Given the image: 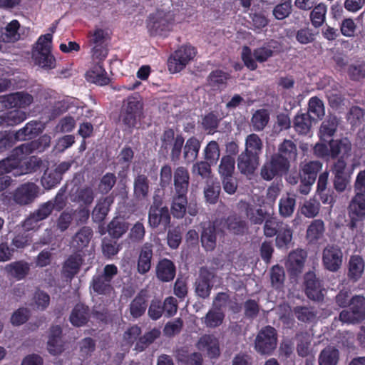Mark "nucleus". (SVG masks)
<instances>
[{
  "label": "nucleus",
  "instance_id": "nucleus-1",
  "mask_svg": "<svg viewBox=\"0 0 365 365\" xmlns=\"http://www.w3.org/2000/svg\"><path fill=\"white\" fill-rule=\"evenodd\" d=\"M282 51V43L276 40L271 39L264 43L261 46L255 48L253 51L249 46H245L242 48L241 58L245 66L249 70L255 71L258 67L257 62L264 63Z\"/></svg>",
  "mask_w": 365,
  "mask_h": 365
},
{
  "label": "nucleus",
  "instance_id": "nucleus-2",
  "mask_svg": "<svg viewBox=\"0 0 365 365\" xmlns=\"http://www.w3.org/2000/svg\"><path fill=\"white\" fill-rule=\"evenodd\" d=\"M143 113V103L138 94L129 96L123 101L120 120L127 129L134 128Z\"/></svg>",
  "mask_w": 365,
  "mask_h": 365
},
{
  "label": "nucleus",
  "instance_id": "nucleus-3",
  "mask_svg": "<svg viewBox=\"0 0 365 365\" xmlns=\"http://www.w3.org/2000/svg\"><path fill=\"white\" fill-rule=\"evenodd\" d=\"M174 16L170 11L158 9L149 15L147 28L151 36H167L172 30Z\"/></svg>",
  "mask_w": 365,
  "mask_h": 365
},
{
  "label": "nucleus",
  "instance_id": "nucleus-4",
  "mask_svg": "<svg viewBox=\"0 0 365 365\" xmlns=\"http://www.w3.org/2000/svg\"><path fill=\"white\" fill-rule=\"evenodd\" d=\"M196 48L190 44L180 46L172 53L168 59V68L170 73H177L182 71L195 58Z\"/></svg>",
  "mask_w": 365,
  "mask_h": 365
},
{
  "label": "nucleus",
  "instance_id": "nucleus-5",
  "mask_svg": "<svg viewBox=\"0 0 365 365\" xmlns=\"http://www.w3.org/2000/svg\"><path fill=\"white\" fill-rule=\"evenodd\" d=\"M289 168L288 161L272 154L262 166L260 176L263 180L270 181L275 178H282L288 173Z\"/></svg>",
  "mask_w": 365,
  "mask_h": 365
},
{
  "label": "nucleus",
  "instance_id": "nucleus-6",
  "mask_svg": "<svg viewBox=\"0 0 365 365\" xmlns=\"http://www.w3.org/2000/svg\"><path fill=\"white\" fill-rule=\"evenodd\" d=\"M277 344V330L268 325L263 327L257 334L255 340V349L262 355H270Z\"/></svg>",
  "mask_w": 365,
  "mask_h": 365
},
{
  "label": "nucleus",
  "instance_id": "nucleus-7",
  "mask_svg": "<svg viewBox=\"0 0 365 365\" xmlns=\"http://www.w3.org/2000/svg\"><path fill=\"white\" fill-rule=\"evenodd\" d=\"M350 310H343L339 319L343 322L356 324L365 319V297L361 295L352 297Z\"/></svg>",
  "mask_w": 365,
  "mask_h": 365
},
{
  "label": "nucleus",
  "instance_id": "nucleus-8",
  "mask_svg": "<svg viewBox=\"0 0 365 365\" xmlns=\"http://www.w3.org/2000/svg\"><path fill=\"white\" fill-rule=\"evenodd\" d=\"M322 260L326 270L331 272H338L343 264L341 248L337 245L328 244L322 251Z\"/></svg>",
  "mask_w": 365,
  "mask_h": 365
},
{
  "label": "nucleus",
  "instance_id": "nucleus-9",
  "mask_svg": "<svg viewBox=\"0 0 365 365\" xmlns=\"http://www.w3.org/2000/svg\"><path fill=\"white\" fill-rule=\"evenodd\" d=\"M334 175L333 185L335 190L341 193L344 192L351 182V173L347 170L346 161L339 158L331 166Z\"/></svg>",
  "mask_w": 365,
  "mask_h": 365
},
{
  "label": "nucleus",
  "instance_id": "nucleus-10",
  "mask_svg": "<svg viewBox=\"0 0 365 365\" xmlns=\"http://www.w3.org/2000/svg\"><path fill=\"white\" fill-rule=\"evenodd\" d=\"M347 215L349 219L348 227L354 230L359 222L365 220V197L354 195L347 206Z\"/></svg>",
  "mask_w": 365,
  "mask_h": 365
},
{
  "label": "nucleus",
  "instance_id": "nucleus-11",
  "mask_svg": "<svg viewBox=\"0 0 365 365\" xmlns=\"http://www.w3.org/2000/svg\"><path fill=\"white\" fill-rule=\"evenodd\" d=\"M304 291L307 297L317 302L324 299V288L323 281L314 272L309 271L304 276Z\"/></svg>",
  "mask_w": 365,
  "mask_h": 365
},
{
  "label": "nucleus",
  "instance_id": "nucleus-12",
  "mask_svg": "<svg viewBox=\"0 0 365 365\" xmlns=\"http://www.w3.org/2000/svg\"><path fill=\"white\" fill-rule=\"evenodd\" d=\"M34 102V97L26 91H16L3 95L1 104L6 108H26Z\"/></svg>",
  "mask_w": 365,
  "mask_h": 365
},
{
  "label": "nucleus",
  "instance_id": "nucleus-13",
  "mask_svg": "<svg viewBox=\"0 0 365 365\" xmlns=\"http://www.w3.org/2000/svg\"><path fill=\"white\" fill-rule=\"evenodd\" d=\"M307 252L303 249L291 252L286 262V268L291 278L297 277L303 271Z\"/></svg>",
  "mask_w": 365,
  "mask_h": 365
},
{
  "label": "nucleus",
  "instance_id": "nucleus-14",
  "mask_svg": "<svg viewBox=\"0 0 365 365\" xmlns=\"http://www.w3.org/2000/svg\"><path fill=\"white\" fill-rule=\"evenodd\" d=\"M38 187L34 182H26L19 186L13 194L14 200L19 205L31 203L37 197Z\"/></svg>",
  "mask_w": 365,
  "mask_h": 365
},
{
  "label": "nucleus",
  "instance_id": "nucleus-15",
  "mask_svg": "<svg viewBox=\"0 0 365 365\" xmlns=\"http://www.w3.org/2000/svg\"><path fill=\"white\" fill-rule=\"evenodd\" d=\"M215 273L206 267H202L200 270L199 278L195 282V293L202 299L209 297L212 289V281L215 278Z\"/></svg>",
  "mask_w": 365,
  "mask_h": 365
},
{
  "label": "nucleus",
  "instance_id": "nucleus-16",
  "mask_svg": "<svg viewBox=\"0 0 365 365\" xmlns=\"http://www.w3.org/2000/svg\"><path fill=\"white\" fill-rule=\"evenodd\" d=\"M148 223L153 228L162 225L166 230L170 225V214L168 207L150 206L148 212Z\"/></svg>",
  "mask_w": 365,
  "mask_h": 365
},
{
  "label": "nucleus",
  "instance_id": "nucleus-17",
  "mask_svg": "<svg viewBox=\"0 0 365 365\" xmlns=\"http://www.w3.org/2000/svg\"><path fill=\"white\" fill-rule=\"evenodd\" d=\"M196 347L200 351H206L210 359H216L220 354L219 341L213 334L202 335L196 344Z\"/></svg>",
  "mask_w": 365,
  "mask_h": 365
},
{
  "label": "nucleus",
  "instance_id": "nucleus-18",
  "mask_svg": "<svg viewBox=\"0 0 365 365\" xmlns=\"http://www.w3.org/2000/svg\"><path fill=\"white\" fill-rule=\"evenodd\" d=\"M260 157L254 155L245 150L242 151L237 157V168L240 172L245 175L254 174L259 164Z\"/></svg>",
  "mask_w": 365,
  "mask_h": 365
},
{
  "label": "nucleus",
  "instance_id": "nucleus-19",
  "mask_svg": "<svg viewBox=\"0 0 365 365\" xmlns=\"http://www.w3.org/2000/svg\"><path fill=\"white\" fill-rule=\"evenodd\" d=\"M153 257V245L150 242H145L139 250L137 261V271L139 274L144 275L150 271Z\"/></svg>",
  "mask_w": 365,
  "mask_h": 365
},
{
  "label": "nucleus",
  "instance_id": "nucleus-20",
  "mask_svg": "<svg viewBox=\"0 0 365 365\" xmlns=\"http://www.w3.org/2000/svg\"><path fill=\"white\" fill-rule=\"evenodd\" d=\"M47 349L48 352L53 356L61 354L63 351L62 329L59 325H53L50 327Z\"/></svg>",
  "mask_w": 365,
  "mask_h": 365
},
{
  "label": "nucleus",
  "instance_id": "nucleus-21",
  "mask_svg": "<svg viewBox=\"0 0 365 365\" xmlns=\"http://www.w3.org/2000/svg\"><path fill=\"white\" fill-rule=\"evenodd\" d=\"M200 242L206 251L215 250L217 244V227L214 222H204L202 226Z\"/></svg>",
  "mask_w": 365,
  "mask_h": 365
},
{
  "label": "nucleus",
  "instance_id": "nucleus-22",
  "mask_svg": "<svg viewBox=\"0 0 365 365\" xmlns=\"http://www.w3.org/2000/svg\"><path fill=\"white\" fill-rule=\"evenodd\" d=\"M174 194L187 195L190 185V174L187 169L180 166L173 173Z\"/></svg>",
  "mask_w": 365,
  "mask_h": 365
},
{
  "label": "nucleus",
  "instance_id": "nucleus-23",
  "mask_svg": "<svg viewBox=\"0 0 365 365\" xmlns=\"http://www.w3.org/2000/svg\"><path fill=\"white\" fill-rule=\"evenodd\" d=\"M231 76L221 69L212 71L206 78V84L214 91H222L227 86V81Z\"/></svg>",
  "mask_w": 365,
  "mask_h": 365
},
{
  "label": "nucleus",
  "instance_id": "nucleus-24",
  "mask_svg": "<svg viewBox=\"0 0 365 365\" xmlns=\"http://www.w3.org/2000/svg\"><path fill=\"white\" fill-rule=\"evenodd\" d=\"M88 82L100 86L108 85L110 82L107 72L104 68L103 63L96 62L86 73Z\"/></svg>",
  "mask_w": 365,
  "mask_h": 365
},
{
  "label": "nucleus",
  "instance_id": "nucleus-25",
  "mask_svg": "<svg viewBox=\"0 0 365 365\" xmlns=\"http://www.w3.org/2000/svg\"><path fill=\"white\" fill-rule=\"evenodd\" d=\"M90 315L88 306L83 303H77L70 314L69 321L73 327H81L88 322Z\"/></svg>",
  "mask_w": 365,
  "mask_h": 365
},
{
  "label": "nucleus",
  "instance_id": "nucleus-26",
  "mask_svg": "<svg viewBox=\"0 0 365 365\" xmlns=\"http://www.w3.org/2000/svg\"><path fill=\"white\" fill-rule=\"evenodd\" d=\"M175 265L170 259L163 258L158 262L156 266V277L160 281L169 282L175 278Z\"/></svg>",
  "mask_w": 365,
  "mask_h": 365
},
{
  "label": "nucleus",
  "instance_id": "nucleus-27",
  "mask_svg": "<svg viewBox=\"0 0 365 365\" xmlns=\"http://www.w3.org/2000/svg\"><path fill=\"white\" fill-rule=\"evenodd\" d=\"M329 141V155L332 159H336L339 155H341L344 159V156L350 155L351 150V143L347 138L341 139H331Z\"/></svg>",
  "mask_w": 365,
  "mask_h": 365
},
{
  "label": "nucleus",
  "instance_id": "nucleus-28",
  "mask_svg": "<svg viewBox=\"0 0 365 365\" xmlns=\"http://www.w3.org/2000/svg\"><path fill=\"white\" fill-rule=\"evenodd\" d=\"M148 308L146 291L140 290L129 304V312L134 319H138L144 315Z\"/></svg>",
  "mask_w": 365,
  "mask_h": 365
},
{
  "label": "nucleus",
  "instance_id": "nucleus-29",
  "mask_svg": "<svg viewBox=\"0 0 365 365\" xmlns=\"http://www.w3.org/2000/svg\"><path fill=\"white\" fill-rule=\"evenodd\" d=\"M83 262V256L80 253L69 255L63 264V274L68 279H73L81 269Z\"/></svg>",
  "mask_w": 365,
  "mask_h": 365
},
{
  "label": "nucleus",
  "instance_id": "nucleus-30",
  "mask_svg": "<svg viewBox=\"0 0 365 365\" xmlns=\"http://www.w3.org/2000/svg\"><path fill=\"white\" fill-rule=\"evenodd\" d=\"M223 304H220L215 307H212L205 316L202 318V322L207 328H216L220 327L225 319V314L222 311Z\"/></svg>",
  "mask_w": 365,
  "mask_h": 365
},
{
  "label": "nucleus",
  "instance_id": "nucleus-31",
  "mask_svg": "<svg viewBox=\"0 0 365 365\" xmlns=\"http://www.w3.org/2000/svg\"><path fill=\"white\" fill-rule=\"evenodd\" d=\"M90 289L96 295L103 296H110L114 290L112 282L99 274L93 276Z\"/></svg>",
  "mask_w": 365,
  "mask_h": 365
},
{
  "label": "nucleus",
  "instance_id": "nucleus-32",
  "mask_svg": "<svg viewBox=\"0 0 365 365\" xmlns=\"http://www.w3.org/2000/svg\"><path fill=\"white\" fill-rule=\"evenodd\" d=\"M43 127L41 122L38 120H31L28 122L23 128L16 131L17 138L20 141L31 140L42 133Z\"/></svg>",
  "mask_w": 365,
  "mask_h": 365
},
{
  "label": "nucleus",
  "instance_id": "nucleus-33",
  "mask_svg": "<svg viewBox=\"0 0 365 365\" xmlns=\"http://www.w3.org/2000/svg\"><path fill=\"white\" fill-rule=\"evenodd\" d=\"M176 359L182 365H202L203 358L200 353H190L188 348L183 346L176 351Z\"/></svg>",
  "mask_w": 365,
  "mask_h": 365
},
{
  "label": "nucleus",
  "instance_id": "nucleus-34",
  "mask_svg": "<svg viewBox=\"0 0 365 365\" xmlns=\"http://www.w3.org/2000/svg\"><path fill=\"white\" fill-rule=\"evenodd\" d=\"M323 163L319 160H309L301 163L299 169V178H303L312 182L316 181L319 171L322 170Z\"/></svg>",
  "mask_w": 365,
  "mask_h": 365
},
{
  "label": "nucleus",
  "instance_id": "nucleus-35",
  "mask_svg": "<svg viewBox=\"0 0 365 365\" xmlns=\"http://www.w3.org/2000/svg\"><path fill=\"white\" fill-rule=\"evenodd\" d=\"M150 191V182L145 174H138L133 181V195L138 200H145Z\"/></svg>",
  "mask_w": 365,
  "mask_h": 365
},
{
  "label": "nucleus",
  "instance_id": "nucleus-36",
  "mask_svg": "<svg viewBox=\"0 0 365 365\" xmlns=\"http://www.w3.org/2000/svg\"><path fill=\"white\" fill-rule=\"evenodd\" d=\"M113 201L114 197L113 195L106 196L98 200L92 213V217L94 222L100 223L105 220Z\"/></svg>",
  "mask_w": 365,
  "mask_h": 365
},
{
  "label": "nucleus",
  "instance_id": "nucleus-37",
  "mask_svg": "<svg viewBox=\"0 0 365 365\" xmlns=\"http://www.w3.org/2000/svg\"><path fill=\"white\" fill-rule=\"evenodd\" d=\"M290 164L297 156V145L291 140L284 139L279 145L277 153H274Z\"/></svg>",
  "mask_w": 365,
  "mask_h": 365
},
{
  "label": "nucleus",
  "instance_id": "nucleus-38",
  "mask_svg": "<svg viewBox=\"0 0 365 365\" xmlns=\"http://www.w3.org/2000/svg\"><path fill=\"white\" fill-rule=\"evenodd\" d=\"M201 143L195 136L189 138L183 146V158L187 163L194 162L199 154Z\"/></svg>",
  "mask_w": 365,
  "mask_h": 365
},
{
  "label": "nucleus",
  "instance_id": "nucleus-39",
  "mask_svg": "<svg viewBox=\"0 0 365 365\" xmlns=\"http://www.w3.org/2000/svg\"><path fill=\"white\" fill-rule=\"evenodd\" d=\"M19 160L18 171L14 173L16 177L36 172L43 164L41 159L35 155L31 156L24 161H22V159Z\"/></svg>",
  "mask_w": 365,
  "mask_h": 365
},
{
  "label": "nucleus",
  "instance_id": "nucleus-40",
  "mask_svg": "<svg viewBox=\"0 0 365 365\" xmlns=\"http://www.w3.org/2000/svg\"><path fill=\"white\" fill-rule=\"evenodd\" d=\"M312 115L309 113L299 112L294 117L293 127L300 135H307L311 129L312 121Z\"/></svg>",
  "mask_w": 365,
  "mask_h": 365
},
{
  "label": "nucleus",
  "instance_id": "nucleus-41",
  "mask_svg": "<svg viewBox=\"0 0 365 365\" xmlns=\"http://www.w3.org/2000/svg\"><path fill=\"white\" fill-rule=\"evenodd\" d=\"M364 259L359 255L351 256L349 262L348 277L354 282L359 279L364 270Z\"/></svg>",
  "mask_w": 365,
  "mask_h": 365
},
{
  "label": "nucleus",
  "instance_id": "nucleus-42",
  "mask_svg": "<svg viewBox=\"0 0 365 365\" xmlns=\"http://www.w3.org/2000/svg\"><path fill=\"white\" fill-rule=\"evenodd\" d=\"M5 269L9 275L18 280H21L29 274L30 266L28 262L19 260L7 264Z\"/></svg>",
  "mask_w": 365,
  "mask_h": 365
},
{
  "label": "nucleus",
  "instance_id": "nucleus-43",
  "mask_svg": "<svg viewBox=\"0 0 365 365\" xmlns=\"http://www.w3.org/2000/svg\"><path fill=\"white\" fill-rule=\"evenodd\" d=\"M225 117L223 113H220L217 110H212L206 114L202 120V128L208 133H215L220 125L221 120Z\"/></svg>",
  "mask_w": 365,
  "mask_h": 365
},
{
  "label": "nucleus",
  "instance_id": "nucleus-44",
  "mask_svg": "<svg viewBox=\"0 0 365 365\" xmlns=\"http://www.w3.org/2000/svg\"><path fill=\"white\" fill-rule=\"evenodd\" d=\"M129 228V224L125 220L114 217L108 225L107 231L113 239L118 240Z\"/></svg>",
  "mask_w": 365,
  "mask_h": 365
},
{
  "label": "nucleus",
  "instance_id": "nucleus-45",
  "mask_svg": "<svg viewBox=\"0 0 365 365\" xmlns=\"http://www.w3.org/2000/svg\"><path fill=\"white\" fill-rule=\"evenodd\" d=\"M93 230L88 226L81 227L73 237V245L78 250L81 251L87 247L93 237Z\"/></svg>",
  "mask_w": 365,
  "mask_h": 365
},
{
  "label": "nucleus",
  "instance_id": "nucleus-46",
  "mask_svg": "<svg viewBox=\"0 0 365 365\" xmlns=\"http://www.w3.org/2000/svg\"><path fill=\"white\" fill-rule=\"evenodd\" d=\"M339 125V120L336 116H329L322 122L319 129L320 139L328 141L336 133Z\"/></svg>",
  "mask_w": 365,
  "mask_h": 365
},
{
  "label": "nucleus",
  "instance_id": "nucleus-47",
  "mask_svg": "<svg viewBox=\"0 0 365 365\" xmlns=\"http://www.w3.org/2000/svg\"><path fill=\"white\" fill-rule=\"evenodd\" d=\"M225 227L234 235H243L247 229V223L240 217L232 215L225 220Z\"/></svg>",
  "mask_w": 365,
  "mask_h": 365
},
{
  "label": "nucleus",
  "instance_id": "nucleus-48",
  "mask_svg": "<svg viewBox=\"0 0 365 365\" xmlns=\"http://www.w3.org/2000/svg\"><path fill=\"white\" fill-rule=\"evenodd\" d=\"M325 231L324 223L322 220H314L308 226L306 233L307 240L315 243L323 237Z\"/></svg>",
  "mask_w": 365,
  "mask_h": 365
},
{
  "label": "nucleus",
  "instance_id": "nucleus-49",
  "mask_svg": "<svg viewBox=\"0 0 365 365\" xmlns=\"http://www.w3.org/2000/svg\"><path fill=\"white\" fill-rule=\"evenodd\" d=\"M187 205V195H173L171 205V212L174 217L182 218L186 213Z\"/></svg>",
  "mask_w": 365,
  "mask_h": 365
},
{
  "label": "nucleus",
  "instance_id": "nucleus-50",
  "mask_svg": "<svg viewBox=\"0 0 365 365\" xmlns=\"http://www.w3.org/2000/svg\"><path fill=\"white\" fill-rule=\"evenodd\" d=\"M245 150L260 157L263 151V142L256 133L249 134L245 138Z\"/></svg>",
  "mask_w": 365,
  "mask_h": 365
},
{
  "label": "nucleus",
  "instance_id": "nucleus-51",
  "mask_svg": "<svg viewBox=\"0 0 365 365\" xmlns=\"http://www.w3.org/2000/svg\"><path fill=\"white\" fill-rule=\"evenodd\" d=\"M293 231L286 223L276 234L275 245L279 249L288 248L292 240Z\"/></svg>",
  "mask_w": 365,
  "mask_h": 365
},
{
  "label": "nucleus",
  "instance_id": "nucleus-52",
  "mask_svg": "<svg viewBox=\"0 0 365 365\" xmlns=\"http://www.w3.org/2000/svg\"><path fill=\"white\" fill-rule=\"evenodd\" d=\"M339 359V350L331 346L325 347L319 356V365H337Z\"/></svg>",
  "mask_w": 365,
  "mask_h": 365
},
{
  "label": "nucleus",
  "instance_id": "nucleus-53",
  "mask_svg": "<svg viewBox=\"0 0 365 365\" xmlns=\"http://www.w3.org/2000/svg\"><path fill=\"white\" fill-rule=\"evenodd\" d=\"M4 123V127L15 126L27 118V114L25 111L15 109L9 111H4L2 113Z\"/></svg>",
  "mask_w": 365,
  "mask_h": 365
},
{
  "label": "nucleus",
  "instance_id": "nucleus-54",
  "mask_svg": "<svg viewBox=\"0 0 365 365\" xmlns=\"http://www.w3.org/2000/svg\"><path fill=\"white\" fill-rule=\"evenodd\" d=\"M311 10L309 17L312 25L316 29L321 27L326 19L327 5L324 3H319Z\"/></svg>",
  "mask_w": 365,
  "mask_h": 365
},
{
  "label": "nucleus",
  "instance_id": "nucleus-55",
  "mask_svg": "<svg viewBox=\"0 0 365 365\" xmlns=\"http://www.w3.org/2000/svg\"><path fill=\"white\" fill-rule=\"evenodd\" d=\"M35 63L42 68L51 70L56 66V58L51 51H36L34 53Z\"/></svg>",
  "mask_w": 365,
  "mask_h": 365
},
{
  "label": "nucleus",
  "instance_id": "nucleus-56",
  "mask_svg": "<svg viewBox=\"0 0 365 365\" xmlns=\"http://www.w3.org/2000/svg\"><path fill=\"white\" fill-rule=\"evenodd\" d=\"M313 120H321L325 115V108L323 101L317 96L309 98L308 102V111Z\"/></svg>",
  "mask_w": 365,
  "mask_h": 365
},
{
  "label": "nucleus",
  "instance_id": "nucleus-57",
  "mask_svg": "<svg viewBox=\"0 0 365 365\" xmlns=\"http://www.w3.org/2000/svg\"><path fill=\"white\" fill-rule=\"evenodd\" d=\"M52 211L53 210L50 206V202H46L41 204L39 207L35 212H34L28 219L25 220L24 227H26L27 229H29V227H27L29 223L31 222H37L38 221L45 220L51 214Z\"/></svg>",
  "mask_w": 365,
  "mask_h": 365
},
{
  "label": "nucleus",
  "instance_id": "nucleus-58",
  "mask_svg": "<svg viewBox=\"0 0 365 365\" xmlns=\"http://www.w3.org/2000/svg\"><path fill=\"white\" fill-rule=\"evenodd\" d=\"M17 141L20 140L17 138L16 132L11 130L0 131V153L10 150Z\"/></svg>",
  "mask_w": 365,
  "mask_h": 365
},
{
  "label": "nucleus",
  "instance_id": "nucleus-59",
  "mask_svg": "<svg viewBox=\"0 0 365 365\" xmlns=\"http://www.w3.org/2000/svg\"><path fill=\"white\" fill-rule=\"evenodd\" d=\"M293 313L296 318L302 322L309 323L313 322L317 313L313 307L305 306H297L293 309Z\"/></svg>",
  "mask_w": 365,
  "mask_h": 365
},
{
  "label": "nucleus",
  "instance_id": "nucleus-60",
  "mask_svg": "<svg viewBox=\"0 0 365 365\" xmlns=\"http://www.w3.org/2000/svg\"><path fill=\"white\" fill-rule=\"evenodd\" d=\"M270 280L272 287L280 290L284 287L285 281V272L282 266H273L270 270Z\"/></svg>",
  "mask_w": 365,
  "mask_h": 365
},
{
  "label": "nucleus",
  "instance_id": "nucleus-61",
  "mask_svg": "<svg viewBox=\"0 0 365 365\" xmlns=\"http://www.w3.org/2000/svg\"><path fill=\"white\" fill-rule=\"evenodd\" d=\"M235 169V159L230 155H224L222 157L219 165V173L221 178L230 177L234 175Z\"/></svg>",
  "mask_w": 365,
  "mask_h": 365
},
{
  "label": "nucleus",
  "instance_id": "nucleus-62",
  "mask_svg": "<svg viewBox=\"0 0 365 365\" xmlns=\"http://www.w3.org/2000/svg\"><path fill=\"white\" fill-rule=\"evenodd\" d=\"M37 142L31 140L29 143H23L12 150L13 157L17 159H22L23 155H29L34 151L39 152V147H38Z\"/></svg>",
  "mask_w": 365,
  "mask_h": 365
},
{
  "label": "nucleus",
  "instance_id": "nucleus-63",
  "mask_svg": "<svg viewBox=\"0 0 365 365\" xmlns=\"http://www.w3.org/2000/svg\"><path fill=\"white\" fill-rule=\"evenodd\" d=\"M296 200L294 197L287 196L282 197L279 202V212L281 216L287 217L291 216L294 210Z\"/></svg>",
  "mask_w": 365,
  "mask_h": 365
},
{
  "label": "nucleus",
  "instance_id": "nucleus-64",
  "mask_svg": "<svg viewBox=\"0 0 365 365\" xmlns=\"http://www.w3.org/2000/svg\"><path fill=\"white\" fill-rule=\"evenodd\" d=\"M284 222L277 217H269L265 220L263 231L267 237H272L277 234L278 230L283 226Z\"/></svg>",
  "mask_w": 365,
  "mask_h": 365
}]
</instances>
